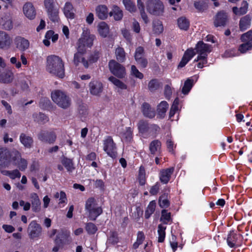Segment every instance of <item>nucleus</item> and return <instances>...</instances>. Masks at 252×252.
<instances>
[{
	"label": "nucleus",
	"mask_w": 252,
	"mask_h": 252,
	"mask_svg": "<svg viewBox=\"0 0 252 252\" xmlns=\"http://www.w3.org/2000/svg\"><path fill=\"white\" fill-rule=\"evenodd\" d=\"M46 69L49 73L59 78L65 76L64 62L58 56L52 55L47 57Z\"/></svg>",
	"instance_id": "nucleus-1"
},
{
	"label": "nucleus",
	"mask_w": 252,
	"mask_h": 252,
	"mask_svg": "<svg viewBox=\"0 0 252 252\" xmlns=\"http://www.w3.org/2000/svg\"><path fill=\"white\" fill-rule=\"evenodd\" d=\"M195 50L196 52L192 48H189L185 52L178 65L179 67L185 66L196 53H197L198 56H205V58H207L208 54L211 51V46L203 41H199L196 45Z\"/></svg>",
	"instance_id": "nucleus-2"
},
{
	"label": "nucleus",
	"mask_w": 252,
	"mask_h": 252,
	"mask_svg": "<svg viewBox=\"0 0 252 252\" xmlns=\"http://www.w3.org/2000/svg\"><path fill=\"white\" fill-rule=\"evenodd\" d=\"M51 96L53 101L63 109L69 108L71 105V98L63 91L54 90L51 93Z\"/></svg>",
	"instance_id": "nucleus-3"
},
{
	"label": "nucleus",
	"mask_w": 252,
	"mask_h": 252,
	"mask_svg": "<svg viewBox=\"0 0 252 252\" xmlns=\"http://www.w3.org/2000/svg\"><path fill=\"white\" fill-rule=\"evenodd\" d=\"M85 53L77 52L74 54L73 63L76 66L82 63L85 68H87L91 64L96 62L99 58V53L97 52L92 53L87 58L85 56Z\"/></svg>",
	"instance_id": "nucleus-4"
},
{
	"label": "nucleus",
	"mask_w": 252,
	"mask_h": 252,
	"mask_svg": "<svg viewBox=\"0 0 252 252\" xmlns=\"http://www.w3.org/2000/svg\"><path fill=\"white\" fill-rule=\"evenodd\" d=\"M94 36L87 32H83L77 43V50L78 52L86 53L88 48H91L93 44Z\"/></svg>",
	"instance_id": "nucleus-5"
},
{
	"label": "nucleus",
	"mask_w": 252,
	"mask_h": 252,
	"mask_svg": "<svg viewBox=\"0 0 252 252\" xmlns=\"http://www.w3.org/2000/svg\"><path fill=\"white\" fill-rule=\"evenodd\" d=\"M94 36L87 32H83L77 43V50L78 52L86 53L88 48H91L93 44Z\"/></svg>",
	"instance_id": "nucleus-6"
},
{
	"label": "nucleus",
	"mask_w": 252,
	"mask_h": 252,
	"mask_svg": "<svg viewBox=\"0 0 252 252\" xmlns=\"http://www.w3.org/2000/svg\"><path fill=\"white\" fill-rule=\"evenodd\" d=\"M85 209L89 212L90 220H94L102 213V209L97 206L95 200L94 198H89L86 203Z\"/></svg>",
	"instance_id": "nucleus-7"
},
{
	"label": "nucleus",
	"mask_w": 252,
	"mask_h": 252,
	"mask_svg": "<svg viewBox=\"0 0 252 252\" xmlns=\"http://www.w3.org/2000/svg\"><path fill=\"white\" fill-rule=\"evenodd\" d=\"M147 10L152 15L161 16L164 13V6L159 0H149L147 3Z\"/></svg>",
	"instance_id": "nucleus-8"
},
{
	"label": "nucleus",
	"mask_w": 252,
	"mask_h": 252,
	"mask_svg": "<svg viewBox=\"0 0 252 252\" xmlns=\"http://www.w3.org/2000/svg\"><path fill=\"white\" fill-rule=\"evenodd\" d=\"M10 160L21 171H24L27 168V160L22 158L21 153L17 150H13L11 152L10 154Z\"/></svg>",
	"instance_id": "nucleus-9"
},
{
	"label": "nucleus",
	"mask_w": 252,
	"mask_h": 252,
	"mask_svg": "<svg viewBox=\"0 0 252 252\" xmlns=\"http://www.w3.org/2000/svg\"><path fill=\"white\" fill-rule=\"evenodd\" d=\"M108 67L111 73L118 78H124L126 75L125 67L114 60L109 62Z\"/></svg>",
	"instance_id": "nucleus-10"
},
{
	"label": "nucleus",
	"mask_w": 252,
	"mask_h": 252,
	"mask_svg": "<svg viewBox=\"0 0 252 252\" xmlns=\"http://www.w3.org/2000/svg\"><path fill=\"white\" fill-rule=\"evenodd\" d=\"M103 150L107 154L112 158L117 156L115 144L112 138L109 136L103 141Z\"/></svg>",
	"instance_id": "nucleus-11"
},
{
	"label": "nucleus",
	"mask_w": 252,
	"mask_h": 252,
	"mask_svg": "<svg viewBox=\"0 0 252 252\" xmlns=\"http://www.w3.org/2000/svg\"><path fill=\"white\" fill-rule=\"evenodd\" d=\"M241 40L245 43L240 46L239 50L242 53H244L252 47V31H250L243 34L241 36Z\"/></svg>",
	"instance_id": "nucleus-12"
},
{
	"label": "nucleus",
	"mask_w": 252,
	"mask_h": 252,
	"mask_svg": "<svg viewBox=\"0 0 252 252\" xmlns=\"http://www.w3.org/2000/svg\"><path fill=\"white\" fill-rule=\"evenodd\" d=\"M0 26L6 31H10L13 27L12 14L9 12L5 13L0 18Z\"/></svg>",
	"instance_id": "nucleus-13"
},
{
	"label": "nucleus",
	"mask_w": 252,
	"mask_h": 252,
	"mask_svg": "<svg viewBox=\"0 0 252 252\" xmlns=\"http://www.w3.org/2000/svg\"><path fill=\"white\" fill-rule=\"evenodd\" d=\"M28 231L30 238L33 239L41 235L42 228L35 221H32L29 225Z\"/></svg>",
	"instance_id": "nucleus-14"
},
{
	"label": "nucleus",
	"mask_w": 252,
	"mask_h": 252,
	"mask_svg": "<svg viewBox=\"0 0 252 252\" xmlns=\"http://www.w3.org/2000/svg\"><path fill=\"white\" fill-rule=\"evenodd\" d=\"M38 138L41 141L53 143L56 139V135L53 131H41L38 134Z\"/></svg>",
	"instance_id": "nucleus-15"
},
{
	"label": "nucleus",
	"mask_w": 252,
	"mask_h": 252,
	"mask_svg": "<svg viewBox=\"0 0 252 252\" xmlns=\"http://www.w3.org/2000/svg\"><path fill=\"white\" fill-rule=\"evenodd\" d=\"M12 43V39L10 36L6 32L0 31V49H8Z\"/></svg>",
	"instance_id": "nucleus-16"
},
{
	"label": "nucleus",
	"mask_w": 252,
	"mask_h": 252,
	"mask_svg": "<svg viewBox=\"0 0 252 252\" xmlns=\"http://www.w3.org/2000/svg\"><path fill=\"white\" fill-rule=\"evenodd\" d=\"M89 87L90 93L94 95H99L103 90L102 84L97 80L91 81Z\"/></svg>",
	"instance_id": "nucleus-17"
},
{
	"label": "nucleus",
	"mask_w": 252,
	"mask_h": 252,
	"mask_svg": "<svg viewBox=\"0 0 252 252\" xmlns=\"http://www.w3.org/2000/svg\"><path fill=\"white\" fill-rule=\"evenodd\" d=\"M174 171V167L163 169L159 172V179L163 184H167L170 180L171 176Z\"/></svg>",
	"instance_id": "nucleus-18"
},
{
	"label": "nucleus",
	"mask_w": 252,
	"mask_h": 252,
	"mask_svg": "<svg viewBox=\"0 0 252 252\" xmlns=\"http://www.w3.org/2000/svg\"><path fill=\"white\" fill-rule=\"evenodd\" d=\"M23 11L24 15L30 20L33 19L36 16V11L31 2H26L23 5Z\"/></svg>",
	"instance_id": "nucleus-19"
},
{
	"label": "nucleus",
	"mask_w": 252,
	"mask_h": 252,
	"mask_svg": "<svg viewBox=\"0 0 252 252\" xmlns=\"http://www.w3.org/2000/svg\"><path fill=\"white\" fill-rule=\"evenodd\" d=\"M71 241V240L70 238L69 233L67 231H62L57 235L55 242L56 244L63 246L65 244H69Z\"/></svg>",
	"instance_id": "nucleus-20"
},
{
	"label": "nucleus",
	"mask_w": 252,
	"mask_h": 252,
	"mask_svg": "<svg viewBox=\"0 0 252 252\" xmlns=\"http://www.w3.org/2000/svg\"><path fill=\"white\" fill-rule=\"evenodd\" d=\"M227 16L226 14L223 12H219L214 18V24L216 27L224 26L226 23Z\"/></svg>",
	"instance_id": "nucleus-21"
},
{
	"label": "nucleus",
	"mask_w": 252,
	"mask_h": 252,
	"mask_svg": "<svg viewBox=\"0 0 252 252\" xmlns=\"http://www.w3.org/2000/svg\"><path fill=\"white\" fill-rule=\"evenodd\" d=\"M32 210L33 212H39L40 210L41 202L38 195L35 193L30 194Z\"/></svg>",
	"instance_id": "nucleus-22"
},
{
	"label": "nucleus",
	"mask_w": 252,
	"mask_h": 252,
	"mask_svg": "<svg viewBox=\"0 0 252 252\" xmlns=\"http://www.w3.org/2000/svg\"><path fill=\"white\" fill-rule=\"evenodd\" d=\"M15 41L17 48L21 51H25L30 46V42L28 40L21 36L17 37Z\"/></svg>",
	"instance_id": "nucleus-23"
},
{
	"label": "nucleus",
	"mask_w": 252,
	"mask_h": 252,
	"mask_svg": "<svg viewBox=\"0 0 252 252\" xmlns=\"http://www.w3.org/2000/svg\"><path fill=\"white\" fill-rule=\"evenodd\" d=\"M74 9L72 4L69 2H66L63 8V12L67 19H73L75 17Z\"/></svg>",
	"instance_id": "nucleus-24"
},
{
	"label": "nucleus",
	"mask_w": 252,
	"mask_h": 252,
	"mask_svg": "<svg viewBox=\"0 0 252 252\" xmlns=\"http://www.w3.org/2000/svg\"><path fill=\"white\" fill-rule=\"evenodd\" d=\"M20 142L26 148H31L33 143L32 138L25 133H21L19 137Z\"/></svg>",
	"instance_id": "nucleus-25"
},
{
	"label": "nucleus",
	"mask_w": 252,
	"mask_h": 252,
	"mask_svg": "<svg viewBox=\"0 0 252 252\" xmlns=\"http://www.w3.org/2000/svg\"><path fill=\"white\" fill-rule=\"evenodd\" d=\"M96 14L98 18L101 20L106 19L108 17V11L106 6L99 5L96 7Z\"/></svg>",
	"instance_id": "nucleus-26"
},
{
	"label": "nucleus",
	"mask_w": 252,
	"mask_h": 252,
	"mask_svg": "<svg viewBox=\"0 0 252 252\" xmlns=\"http://www.w3.org/2000/svg\"><path fill=\"white\" fill-rule=\"evenodd\" d=\"M13 73L11 71L5 70L0 73V82L8 84L13 80Z\"/></svg>",
	"instance_id": "nucleus-27"
},
{
	"label": "nucleus",
	"mask_w": 252,
	"mask_h": 252,
	"mask_svg": "<svg viewBox=\"0 0 252 252\" xmlns=\"http://www.w3.org/2000/svg\"><path fill=\"white\" fill-rule=\"evenodd\" d=\"M20 60L21 62L18 61L16 57H13L10 58V62L12 64L15 65L16 68L19 69L21 67L22 64L24 65H26L28 63L27 58L26 57L24 53L21 55Z\"/></svg>",
	"instance_id": "nucleus-28"
},
{
	"label": "nucleus",
	"mask_w": 252,
	"mask_h": 252,
	"mask_svg": "<svg viewBox=\"0 0 252 252\" xmlns=\"http://www.w3.org/2000/svg\"><path fill=\"white\" fill-rule=\"evenodd\" d=\"M110 16H113L116 21L121 20L123 17V13L120 7L117 5H113L112 10L110 12Z\"/></svg>",
	"instance_id": "nucleus-29"
},
{
	"label": "nucleus",
	"mask_w": 252,
	"mask_h": 252,
	"mask_svg": "<svg viewBox=\"0 0 252 252\" xmlns=\"http://www.w3.org/2000/svg\"><path fill=\"white\" fill-rule=\"evenodd\" d=\"M97 30L100 35L103 37H106L109 32V27L104 22H101L98 24Z\"/></svg>",
	"instance_id": "nucleus-30"
},
{
	"label": "nucleus",
	"mask_w": 252,
	"mask_h": 252,
	"mask_svg": "<svg viewBox=\"0 0 252 252\" xmlns=\"http://www.w3.org/2000/svg\"><path fill=\"white\" fill-rule=\"evenodd\" d=\"M142 111L143 115L148 118H153L155 116V111L151 108L147 103H144L142 106Z\"/></svg>",
	"instance_id": "nucleus-31"
},
{
	"label": "nucleus",
	"mask_w": 252,
	"mask_h": 252,
	"mask_svg": "<svg viewBox=\"0 0 252 252\" xmlns=\"http://www.w3.org/2000/svg\"><path fill=\"white\" fill-rule=\"evenodd\" d=\"M169 107L165 101H162L158 106L157 112L160 118H163Z\"/></svg>",
	"instance_id": "nucleus-32"
},
{
	"label": "nucleus",
	"mask_w": 252,
	"mask_h": 252,
	"mask_svg": "<svg viewBox=\"0 0 252 252\" xmlns=\"http://www.w3.org/2000/svg\"><path fill=\"white\" fill-rule=\"evenodd\" d=\"M239 237V236L235 234L234 232H230L227 239V243L228 245L230 248H234L237 246V240Z\"/></svg>",
	"instance_id": "nucleus-33"
},
{
	"label": "nucleus",
	"mask_w": 252,
	"mask_h": 252,
	"mask_svg": "<svg viewBox=\"0 0 252 252\" xmlns=\"http://www.w3.org/2000/svg\"><path fill=\"white\" fill-rule=\"evenodd\" d=\"M248 3L246 1H243L240 8L237 7L233 8V12L237 15H241L246 14L248 11Z\"/></svg>",
	"instance_id": "nucleus-34"
},
{
	"label": "nucleus",
	"mask_w": 252,
	"mask_h": 252,
	"mask_svg": "<svg viewBox=\"0 0 252 252\" xmlns=\"http://www.w3.org/2000/svg\"><path fill=\"white\" fill-rule=\"evenodd\" d=\"M161 143L158 140H155L151 142L149 150L152 154L155 155L160 152Z\"/></svg>",
	"instance_id": "nucleus-35"
},
{
	"label": "nucleus",
	"mask_w": 252,
	"mask_h": 252,
	"mask_svg": "<svg viewBox=\"0 0 252 252\" xmlns=\"http://www.w3.org/2000/svg\"><path fill=\"white\" fill-rule=\"evenodd\" d=\"M251 18L249 15H246L242 17L239 23L240 28L241 31H245L249 28L251 25Z\"/></svg>",
	"instance_id": "nucleus-36"
},
{
	"label": "nucleus",
	"mask_w": 252,
	"mask_h": 252,
	"mask_svg": "<svg viewBox=\"0 0 252 252\" xmlns=\"http://www.w3.org/2000/svg\"><path fill=\"white\" fill-rule=\"evenodd\" d=\"M137 6L139 10L140 13L143 20L145 24H147L149 22L148 17L145 12V6L143 2L141 0H137Z\"/></svg>",
	"instance_id": "nucleus-37"
},
{
	"label": "nucleus",
	"mask_w": 252,
	"mask_h": 252,
	"mask_svg": "<svg viewBox=\"0 0 252 252\" xmlns=\"http://www.w3.org/2000/svg\"><path fill=\"white\" fill-rule=\"evenodd\" d=\"M115 57L117 60L121 63H123L126 60V53L124 49L118 47L115 50Z\"/></svg>",
	"instance_id": "nucleus-38"
},
{
	"label": "nucleus",
	"mask_w": 252,
	"mask_h": 252,
	"mask_svg": "<svg viewBox=\"0 0 252 252\" xmlns=\"http://www.w3.org/2000/svg\"><path fill=\"white\" fill-rule=\"evenodd\" d=\"M179 28L181 30L187 31L189 26V22L185 17H181L177 20Z\"/></svg>",
	"instance_id": "nucleus-39"
},
{
	"label": "nucleus",
	"mask_w": 252,
	"mask_h": 252,
	"mask_svg": "<svg viewBox=\"0 0 252 252\" xmlns=\"http://www.w3.org/2000/svg\"><path fill=\"white\" fill-rule=\"evenodd\" d=\"M108 80L117 88L121 90H125L127 88L126 85V84L114 76H110L109 77Z\"/></svg>",
	"instance_id": "nucleus-40"
},
{
	"label": "nucleus",
	"mask_w": 252,
	"mask_h": 252,
	"mask_svg": "<svg viewBox=\"0 0 252 252\" xmlns=\"http://www.w3.org/2000/svg\"><path fill=\"white\" fill-rule=\"evenodd\" d=\"M156 206V203L155 201H152L149 203L145 213V217L146 219H149L154 213L155 211Z\"/></svg>",
	"instance_id": "nucleus-41"
},
{
	"label": "nucleus",
	"mask_w": 252,
	"mask_h": 252,
	"mask_svg": "<svg viewBox=\"0 0 252 252\" xmlns=\"http://www.w3.org/2000/svg\"><path fill=\"white\" fill-rule=\"evenodd\" d=\"M34 121L39 124H44L49 121L48 117L44 114L39 113L33 115Z\"/></svg>",
	"instance_id": "nucleus-42"
},
{
	"label": "nucleus",
	"mask_w": 252,
	"mask_h": 252,
	"mask_svg": "<svg viewBox=\"0 0 252 252\" xmlns=\"http://www.w3.org/2000/svg\"><path fill=\"white\" fill-rule=\"evenodd\" d=\"M123 3L127 11L131 13L136 11V7L134 3L131 0H123Z\"/></svg>",
	"instance_id": "nucleus-43"
},
{
	"label": "nucleus",
	"mask_w": 252,
	"mask_h": 252,
	"mask_svg": "<svg viewBox=\"0 0 252 252\" xmlns=\"http://www.w3.org/2000/svg\"><path fill=\"white\" fill-rule=\"evenodd\" d=\"M166 226L162 224H159L158 226V242L162 243L164 241L165 237Z\"/></svg>",
	"instance_id": "nucleus-44"
},
{
	"label": "nucleus",
	"mask_w": 252,
	"mask_h": 252,
	"mask_svg": "<svg viewBox=\"0 0 252 252\" xmlns=\"http://www.w3.org/2000/svg\"><path fill=\"white\" fill-rule=\"evenodd\" d=\"M194 6L196 9L199 12H203L208 8V3L204 1H195Z\"/></svg>",
	"instance_id": "nucleus-45"
},
{
	"label": "nucleus",
	"mask_w": 252,
	"mask_h": 252,
	"mask_svg": "<svg viewBox=\"0 0 252 252\" xmlns=\"http://www.w3.org/2000/svg\"><path fill=\"white\" fill-rule=\"evenodd\" d=\"M138 182L141 186H143L146 182L145 170L143 167L141 166L139 170Z\"/></svg>",
	"instance_id": "nucleus-46"
},
{
	"label": "nucleus",
	"mask_w": 252,
	"mask_h": 252,
	"mask_svg": "<svg viewBox=\"0 0 252 252\" xmlns=\"http://www.w3.org/2000/svg\"><path fill=\"white\" fill-rule=\"evenodd\" d=\"M62 163L68 172H72L74 169L72 160L70 159L63 158L62 160Z\"/></svg>",
	"instance_id": "nucleus-47"
},
{
	"label": "nucleus",
	"mask_w": 252,
	"mask_h": 252,
	"mask_svg": "<svg viewBox=\"0 0 252 252\" xmlns=\"http://www.w3.org/2000/svg\"><path fill=\"white\" fill-rule=\"evenodd\" d=\"M137 126L139 131L140 133H144L148 130L149 125L146 121L144 120L140 121L137 124Z\"/></svg>",
	"instance_id": "nucleus-48"
},
{
	"label": "nucleus",
	"mask_w": 252,
	"mask_h": 252,
	"mask_svg": "<svg viewBox=\"0 0 252 252\" xmlns=\"http://www.w3.org/2000/svg\"><path fill=\"white\" fill-rule=\"evenodd\" d=\"M145 239V236L143 232H138L137 233L136 241L133 244V248L136 249L141 245Z\"/></svg>",
	"instance_id": "nucleus-49"
},
{
	"label": "nucleus",
	"mask_w": 252,
	"mask_h": 252,
	"mask_svg": "<svg viewBox=\"0 0 252 252\" xmlns=\"http://www.w3.org/2000/svg\"><path fill=\"white\" fill-rule=\"evenodd\" d=\"M3 174L8 175L11 179H15L16 178H20L21 177V173L18 169L4 171Z\"/></svg>",
	"instance_id": "nucleus-50"
},
{
	"label": "nucleus",
	"mask_w": 252,
	"mask_h": 252,
	"mask_svg": "<svg viewBox=\"0 0 252 252\" xmlns=\"http://www.w3.org/2000/svg\"><path fill=\"white\" fill-rule=\"evenodd\" d=\"M49 18L53 22L58 21L59 19V10L56 8L47 11Z\"/></svg>",
	"instance_id": "nucleus-51"
},
{
	"label": "nucleus",
	"mask_w": 252,
	"mask_h": 252,
	"mask_svg": "<svg viewBox=\"0 0 252 252\" xmlns=\"http://www.w3.org/2000/svg\"><path fill=\"white\" fill-rule=\"evenodd\" d=\"M170 213H168L166 210H163L161 211V216L160 220L164 224H167L171 219Z\"/></svg>",
	"instance_id": "nucleus-52"
},
{
	"label": "nucleus",
	"mask_w": 252,
	"mask_h": 252,
	"mask_svg": "<svg viewBox=\"0 0 252 252\" xmlns=\"http://www.w3.org/2000/svg\"><path fill=\"white\" fill-rule=\"evenodd\" d=\"M192 87V81L191 79H187L182 88V92L184 94H187Z\"/></svg>",
	"instance_id": "nucleus-53"
},
{
	"label": "nucleus",
	"mask_w": 252,
	"mask_h": 252,
	"mask_svg": "<svg viewBox=\"0 0 252 252\" xmlns=\"http://www.w3.org/2000/svg\"><path fill=\"white\" fill-rule=\"evenodd\" d=\"M194 62H199L197 64L198 68H202L204 64L207 63V58L205 56H198L197 58L194 60Z\"/></svg>",
	"instance_id": "nucleus-54"
},
{
	"label": "nucleus",
	"mask_w": 252,
	"mask_h": 252,
	"mask_svg": "<svg viewBox=\"0 0 252 252\" xmlns=\"http://www.w3.org/2000/svg\"><path fill=\"white\" fill-rule=\"evenodd\" d=\"M159 84L156 79L151 80L148 84V89L151 92H154L158 88Z\"/></svg>",
	"instance_id": "nucleus-55"
},
{
	"label": "nucleus",
	"mask_w": 252,
	"mask_h": 252,
	"mask_svg": "<svg viewBox=\"0 0 252 252\" xmlns=\"http://www.w3.org/2000/svg\"><path fill=\"white\" fill-rule=\"evenodd\" d=\"M131 74L135 77L140 79L143 78V74L139 71L136 66L134 65H132L131 66Z\"/></svg>",
	"instance_id": "nucleus-56"
},
{
	"label": "nucleus",
	"mask_w": 252,
	"mask_h": 252,
	"mask_svg": "<svg viewBox=\"0 0 252 252\" xmlns=\"http://www.w3.org/2000/svg\"><path fill=\"white\" fill-rule=\"evenodd\" d=\"M132 132L133 130L130 127H126L125 132L122 136L126 141H129L132 138Z\"/></svg>",
	"instance_id": "nucleus-57"
},
{
	"label": "nucleus",
	"mask_w": 252,
	"mask_h": 252,
	"mask_svg": "<svg viewBox=\"0 0 252 252\" xmlns=\"http://www.w3.org/2000/svg\"><path fill=\"white\" fill-rule=\"evenodd\" d=\"M86 229L88 233L93 234L97 231V227L94 224L90 222L86 224Z\"/></svg>",
	"instance_id": "nucleus-58"
},
{
	"label": "nucleus",
	"mask_w": 252,
	"mask_h": 252,
	"mask_svg": "<svg viewBox=\"0 0 252 252\" xmlns=\"http://www.w3.org/2000/svg\"><path fill=\"white\" fill-rule=\"evenodd\" d=\"M159 206L161 208H167L169 206V202L165 196H161L159 199Z\"/></svg>",
	"instance_id": "nucleus-59"
},
{
	"label": "nucleus",
	"mask_w": 252,
	"mask_h": 252,
	"mask_svg": "<svg viewBox=\"0 0 252 252\" xmlns=\"http://www.w3.org/2000/svg\"><path fill=\"white\" fill-rule=\"evenodd\" d=\"M144 50L142 47L139 46L136 49L134 58L135 60L140 59V58H143Z\"/></svg>",
	"instance_id": "nucleus-60"
},
{
	"label": "nucleus",
	"mask_w": 252,
	"mask_h": 252,
	"mask_svg": "<svg viewBox=\"0 0 252 252\" xmlns=\"http://www.w3.org/2000/svg\"><path fill=\"white\" fill-rule=\"evenodd\" d=\"M60 195L59 204L60 205L63 204V206H64V204L67 202L66 194L64 192L61 191Z\"/></svg>",
	"instance_id": "nucleus-61"
},
{
	"label": "nucleus",
	"mask_w": 252,
	"mask_h": 252,
	"mask_svg": "<svg viewBox=\"0 0 252 252\" xmlns=\"http://www.w3.org/2000/svg\"><path fill=\"white\" fill-rule=\"evenodd\" d=\"M159 187H160L159 184L158 183H157L155 185H154L151 188L150 191H149L150 193L152 195H156L159 191Z\"/></svg>",
	"instance_id": "nucleus-62"
},
{
	"label": "nucleus",
	"mask_w": 252,
	"mask_h": 252,
	"mask_svg": "<svg viewBox=\"0 0 252 252\" xmlns=\"http://www.w3.org/2000/svg\"><path fill=\"white\" fill-rule=\"evenodd\" d=\"M53 3V0H44V5L47 11L54 9Z\"/></svg>",
	"instance_id": "nucleus-63"
},
{
	"label": "nucleus",
	"mask_w": 252,
	"mask_h": 252,
	"mask_svg": "<svg viewBox=\"0 0 252 252\" xmlns=\"http://www.w3.org/2000/svg\"><path fill=\"white\" fill-rule=\"evenodd\" d=\"M154 31L155 33L159 34L162 32L163 28L160 23H158L157 24H154L153 26Z\"/></svg>",
	"instance_id": "nucleus-64"
}]
</instances>
